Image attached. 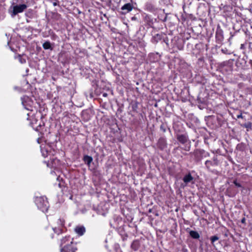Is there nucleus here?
Listing matches in <instances>:
<instances>
[{
    "label": "nucleus",
    "instance_id": "f03ea898",
    "mask_svg": "<svg viewBox=\"0 0 252 252\" xmlns=\"http://www.w3.org/2000/svg\"><path fill=\"white\" fill-rule=\"evenodd\" d=\"M34 202L37 208L43 212L47 211L49 205L47 198L44 196L36 197Z\"/></svg>",
    "mask_w": 252,
    "mask_h": 252
},
{
    "label": "nucleus",
    "instance_id": "423d86ee",
    "mask_svg": "<svg viewBox=\"0 0 252 252\" xmlns=\"http://www.w3.org/2000/svg\"><path fill=\"white\" fill-rule=\"evenodd\" d=\"M40 150L42 156L44 158L54 155V151H52L51 147L48 145L42 144L40 146Z\"/></svg>",
    "mask_w": 252,
    "mask_h": 252
},
{
    "label": "nucleus",
    "instance_id": "4468645a",
    "mask_svg": "<svg viewBox=\"0 0 252 252\" xmlns=\"http://www.w3.org/2000/svg\"><path fill=\"white\" fill-rule=\"evenodd\" d=\"M83 160L88 166L90 167L91 163L93 161V158L91 156L86 155L83 158Z\"/></svg>",
    "mask_w": 252,
    "mask_h": 252
},
{
    "label": "nucleus",
    "instance_id": "6ab92c4d",
    "mask_svg": "<svg viewBox=\"0 0 252 252\" xmlns=\"http://www.w3.org/2000/svg\"><path fill=\"white\" fill-rule=\"evenodd\" d=\"M210 240L211 241V243L213 244L215 241H216L218 240H219V237L218 236H213L211 237Z\"/></svg>",
    "mask_w": 252,
    "mask_h": 252
},
{
    "label": "nucleus",
    "instance_id": "bb28decb",
    "mask_svg": "<svg viewBox=\"0 0 252 252\" xmlns=\"http://www.w3.org/2000/svg\"><path fill=\"white\" fill-rule=\"evenodd\" d=\"M244 221H245V219H244L242 220V222H243Z\"/></svg>",
    "mask_w": 252,
    "mask_h": 252
},
{
    "label": "nucleus",
    "instance_id": "4be33fe9",
    "mask_svg": "<svg viewBox=\"0 0 252 252\" xmlns=\"http://www.w3.org/2000/svg\"><path fill=\"white\" fill-rule=\"evenodd\" d=\"M102 95L104 97H106L107 96V94L106 93H103Z\"/></svg>",
    "mask_w": 252,
    "mask_h": 252
},
{
    "label": "nucleus",
    "instance_id": "2eb2a0df",
    "mask_svg": "<svg viewBox=\"0 0 252 252\" xmlns=\"http://www.w3.org/2000/svg\"><path fill=\"white\" fill-rule=\"evenodd\" d=\"M190 236L193 239H198L200 237L199 233L195 231L190 230L189 231Z\"/></svg>",
    "mask_w": 252,
    "mask_h": 252
},
{
    "label": "nucleus",
    "instance_id": "f8f14e48",
    "mask_svg": "<svg viewBox=\"0 0 252 252\" xmlns=\"http://www.w3.org/2000/svg\"><path fill=\"white\" fill-rule=\"evenodd\" d=\"M193 180V177L190 173L186 175L183 179L184 183L187 185L188 183L191 182Z\"/></svg>",
    "mask_w": 252,
    "mask_h": 252
},
{
    "label": "nucleus",
    "instance_id": "7ed1b4c3",
    "mask_svg": "<svg viewBox=\"0 0 252 252\" xmlns=\"http://www.w3.org/2000/svg\"><path fill=\"white\" fill-rule=\"evenodd\" d=\"M27 7L25 4H17L11 6L9 9V12L11 16L14 17L18 13L23 12Z\"/></svg>",
    "mask_w": 252,
    "mask_h": 252
},
{
    "label": "nucleus",
    "instance_id": "9b49d317",
    "mask_svg": "<svg viewBox=\"0 0 252 252\" xmlns=\"http://www.w3.org/2000/svg\"><path fill=\"white\" fill-rule=\"evenodd\" d=\"M205 165L208 169L210 170V167L211 166H215L218 165V161L216 159H214L213 161L211 160H206L205 162Z\"/></svg>",
    "mask_w": 252,
    "mask_h": 252
},
{
    "label": "nucleus",
    "instance_id": "1a4fd4ad",
    "mask_svg": "<svg viewBox=\"0 0 252 252\" xmlns=\"http://www.w3.org/2000/svg\"><path fill=\"white\" fill-rule=\"evenodd\" d=\"M133 8V6L132 4L130 3H127L124 4L122 7L121 10L123 11V14H126L131 11Z\"/></svg>",
    "mask_w": 252,
    "mask_h": 252
},
{
    "label": "nucleus",
    "instance_id": "ddd939ff",
    "mask_svg": "<svg viewBox=\"0 0 252 252\" xmlns=\"http://www.w3.org/2000/svg\"><path fill=\"white\" fill-rule=\"evenodd\" d=\"M177 139L180 142L184 144L187 142L188 137L186 134H181L177 136Z\"/></svg>",
    "mask_w": 252,
    "mask_h": 252
},
{
    "label": "nucleus",
    "instance_id": "39448f33",
    "mask_svg": "<svg viewBox=\"0 0 252 252\" xmlns=\"http://www.w3.org/2000/svg\"><path fill=\"white\" fill-rule=\"evenodd\" d=\"M56 225L52 227V229L54 233L57 234H60L63 232V228L64 225V220L61 219H59L56 221Z\"/></svg>",
    "mask_w": 252,
    "mask_h": 252
},
{
    "label": "nucleus",
    "instance_id": "a211bd4d",
    "mask_svg": "<svg viewBox=\"0 0 252 252\" xmlns=\"http://www.w3.org/2000/svg\"><path fill=\"white\" fill-rule=\"evenodd\" d=\"M18 59L19 62L21 63H25L26 62V59L23 56H21V55H19L18 56Z\"/></svg>",
    "mask_w": 252,
    "mask_h": 252
},
{
    "label": "nucleus",
    "instance_id": "aec40b11",
    "mask_svg": "<svg viewBox=\"0 0 252 252\" xmlns=\"http://www.w3.org/2000/svg\"><path fill=\"white\" fill-rule=\"evenodd\" d=\"M4 17L3 12L2 10H0V20L2 19Z\"/></svg>",
    "mask_w": 252,
    "mask_h": 252
},
{
    "label": "nucleus",
    "instance_id": "a878e982",
    "mask_svg": "<svg viewBox=\"0 0 252 252\" xmlns=\"http://www.w3.org/2000/svg\"><path fill=\"white\" fill-rule=\"evenodd\" d=\"M10 48L11 51H14V50H13V49L11 47H10Z\"/></svg>",
    "mask_w": 252,
    "mask_h": 252
},
{
    "label": "nucleus",
    "instance_id": "c756f323",
    "mask_svg": "<svg viewBox=\"0 0 252 252\" xmlns=\"http://www.w3.org/2000/svg\"><path fill=\"white\" fill-rule=\"evenodd\" d=\"M222 52H225V50H223V49H222Z\"/></svg>",
    "mask_w": 252,
    "mask_h": 252
},
{
    "label": "nucleus",
    "instance_id": "5701e85b",
    "mask_svg": "<svg viewBox=\"0 0 252 252\" xmlns=\"http://www.w3.org/2000/svg\"><path fill=\"white\" fill-rule=\"evenodd\" d=\"M237 117H238V118H241V117H242V115H238V116H237Z\"/></svg>",
    "mask_w": 252,
    "mask_h": 252
},
{
    "label": "nucleus",
    "instance_id": "dca6fc26",
    "mask_svg": "<svg viewBox=\"0 0 252 252\" xmlns=\"http://www.w3.org/2000/svg\"><path fill=\"white\" fill-rule=\"evenodd\" d=\"M216 36L217 40L220 41H222L223 38L222 32L221 30L217 31Z\"/></svg>",
    "mask_w": 252,
    "mask_h": 252
},
{
    "label": "nucleus",
    "instance_id": "0eeeda50",
    "mask_svg": "<svg viewBox=\"0 0 252 252\" xmlns=\"http://www.w3.org/2000/svg\"><path fill=\"white\" fill-rule=\"evenodd\" d=\"M27 119L28 121H30V125L33 127V128L35 129L36 130H38L37 127L36 126L37 124V120L35 118V116H34V113L32 112H29L27 114Z\"/></svg>",
    "mask_w": 252,
    "mask_h": 252
},
{
    "label": "nucleus",
    "instance_id": "b1692460",
    "mask_svg": "<svg viewBox=\"0 0 252 252\" xmlns=\"http://www.w3.org/2000/svg\"><path fill=\"white\" fill-rule=\"evenodd\" d=\"M53 5H54V6L57 5V3H56V2H54Z\"/></svg>",
    "mask_w": 252,
    "mask_h": 252
},
{
    "label": "nucleus",
    "instance_id": "6e6552de",
    "mask_svg": "<svg viewBox=\"0 0 252 252\" xmlns=\"http://www.w3.org/2000/svg\"><path fill=\"white\" fill-rule=\"evenodd\" d=\"M45 163L46 164L47 166L53 168H57L60 164V160L55 158L51 159L50 161H45Z\"/></svg>",
    "mask_w": 252,
    "mask_h": 252
},
{
    "label": "nucleus",
    "instance_id": "393cba45",
    "mask_svg": "<svg viewBox=\"0 0 252 252\" xmlns=\"http://www.w3.org/2000/svg\"><path fill=\"white\" fill-rule=\"evenodd\" d=\"M39 140H40V139L38 138V139H37V142H38V143H40Z\"/></svg>",
    "mask_w": 252,
    "mask_h": 252
},
{
    "label": "nucleus",
    "instance_id": "c85d7f7f",
    "mask_svg": "<svg viewBox=\"0 0 252 252\" xmlns=\"http://www.w3.org/2000/svg\"><path fill=\"white\" fill-rule=\"evenodd\" d=\"M222 52H225V50H223V49H222Z\"/></svg>",
    "mask_w": 252,
    "mask_h": 252
},
{
    "label": "nucleus",
    "instance_id": "f257e3e1",
    "mask_svg": "<svg viewBox=\"0 0 252 252\" xmlns=\"http://www.w3.org/2000/svg\"><path fill=\"white\" fill-rule=\"evenodd\" d=\"M60 247V252H75L77 250L73 239L70 236H65L61 240Z\"/></svg>",
    "mask_w": 252,
    "mask_h": 252
},
{
    "label": "nucleus",
    "instance_id": "412c9836",
    "mask_svg": "<svg viewBox=\"0 0 252 252\" xmlns=\"http://www.w3.org/2000/svg\"><path fill=\"white\" fill-rule=\"evenodd\" d=\"M233 183L235 184V185L236 186H237V187H241V184L240 183L237 182L236 181H234Z\"/></svg>",
    "mask_w": 252,
    "mask_h": 252
},
{
    "label": "nucleus",
    "instance_id": "f3484780",
    "mask_svg": "<svg viewBox=\"0 0 252 252\" xmlns=\"http://www.w3.org/2000/svg\"><path fill=\"white\" fill-rule=\"evenodd\" d=\"M43 47L44 49L47 50V49H51L52 50V47L51 45V43L49 41H46L43 44Z\"/></svg>",
    "mask_w": 252,
    "mask_h": 252
},
{
    "label": "nucleus",
    "instance_id": "20e7f679",
    "mask_svg": "<svg viewBox=\"0 0 252 252\" xmlns=\"http://www.w3.org/2000/svg\"><path fill=\"white\" fill-rule=\"evenodd\" d=\"M22 104L24 108L30 112L33 111V101L28 96L21 97Z\"/></svg>",
    "mask_w": 252,
    "mask_h": 252
},
{
    "label": "nucleus",
    "instance_id": "9d476101",
    "mask_svg": "<svg viewBox=\"0 0 252 252\" xmlns=\"http://www.w3.org/2000/svg\"><path fill=\"white\" fill-rule=\"evenodd\" d=\"M74 230L76 233L82 236L85 232V228L83 226H78L75 227Z\"/></svg>",
    "mask_w": 252,
    "mask_h": 252
},
{
    "label": "nucleus",
    "instance_id": "cd10ccee",
    "mask_svg": "<svg viewBox=\"0 0 252 252\" xmlns=\"http://www.w3.org/2000/svg\"><path fill=\"white\" fill-rule=\"evenodd\" d=\"M158 36H159V35L158 34H157V37H158Z\"/></svg>",
    "mask_w": 252,
    "mask_h": 252
}]
</instances>
